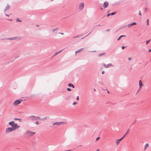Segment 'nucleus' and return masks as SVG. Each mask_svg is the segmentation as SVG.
I'll return each instance as SVG.
<instances>
[{
    "label": "nucleus",
    "instance_id": "nucleus-1",
    "mask_svg": "<svg viewBox=\"0 0 151 151\" xmlns=\"http://www.w3.org/2000/svg\"><path fill=\"white\" fill-rule=\"evenodd\" d=\"M9 124L12 126V128L14 131L16 129L19 128V126H18L17 123H15L14 121H12L9 123Z\"/></svg>",
    "mask_w": 151,
    "mask_h": 151
},
{
    "label": "nucleus",
    "instance_id": "nucleus-2",
    "mask_svg": "<svg viewBox=\"0 0 151 151\" xmlns=\"http://www.w3.org/2000/svg\"><path fill=\"white\" fill-rule=\"evenodd\" d=\"M22 100H18L15 101L13 104L14 106H17L18 104H19L22 102Z\"/></svg>",
    "mask_w": 151,
    "mask_h": 151
},
{
    "label": "nucleus",
    "instance_id": "nucleus-3",
    "mask_svg": "<svg viewBox=\"0 0 151 151\" xmlns=\"http://www.w3.org/2000/svg\"><path fill=\"white\" fill-rule=\"evenodd\" d=\"M66 123H67L66 122H58L53 123V125H57L58 126H59L61 124H66Z\"/></svg>",
    "mask_w": 151,
    "mask_h": 151
},
{
    "label": "nucleus",
    "instance_id": "nucleus-4",
    "mask_svg": "<svg viewBox=\"0 0 151 151\" xmlns=\"http://www.w3.org/2000/svg\"><path fill=\"white\" fill-rule=\"evenodd\" d=\"M26 133L28 135L32 136L34 135L35 134V132L28 130L27 131Z\"/></svg>",
    "mask_w": 151,
    "mask_h": 151
},
{
    "label": "nucleus",
    "instance_id": "nucleus-5",
    "mask_svg": "<svg viewBox=\"0 0 151 151\" xmlns=\"http://www.w3.org/2000/svg\"><path fill=\"white\" fill-rule=\"evenodd\" d=\"M30 119L32 120H35L39 119H40V117H35L34 116H31L30 117Z\"/></svg>",
    "mask_w": 151,
    "mask_h": 151
},
{
    "label": "nucleus",
    "instance_id": "nucleus-6",
    "mask_svg": "<svg viewBox=\"0 0 151 151\" xmlns=\"http://www.w3.org/2000/svg\"><path fill=\"white\" fill-rule=\"evenodd\" d=\"M14 131L12 127H8L6 129L5 131L6 133H9Z\"/></svg>",
    "mask_w": 151,
    "mask_h": 151
},
{
    "label": "nucleus",
    "instance_id": "nucleus-7",
    "mask_svg": "<svg viewBox=\"0 0 151 151\" xmlns=\"http://www.w3.org/2000/svg\"><path fill=\"white\" fill-rule=\"evenodd\" d=\"M84 6V4L83 2L81 3L78 9L80 10H82Z\"/></svg>",
    "mask_w": 151,
    "mask_h": 151
},
{
    "label": "nucleus",
    "instance_id": "nucleus-8",
    "mask_svg": "<svg viewBox=\"0 0 151 151\" xmlns=\"http://www.w3.org/2000/svg\"><path fill=\"white\" fill-rule=\"evenodd\" d=\"M124 136L122 138L117 139L116 140V144L117 145H118L119 143L122 140V139L124 137Z\"/></svg>",
    "mask_w": 151,
    "mask_h": 151
},
{
    "label": "nucleus",
    "instance_id": "nucleus-9",
    "mask_svg": "<svg viewBox=\"0 0 151 151\" xmlns=\"http://www.w3.org/2000/svg\"><path fill=\"white\" fill-rule=\"evenodd\" d=\"M108 5L109 3L107 1H105L104 3L103 6L104 8H106L108 6Z\"/></svg>",
    "mask_w": 151,
    "mask_h": 151
},
{
    "label": "nucleus",
    "instance_id": "nucleus-10",
    "mask_svg": "<svg viewBox=\"0 0 151 151\" xmlns=\"http://www.w3.org/2000/svg\"><path fill=\"white\" fill-rule=\"evenodd\" d=\"M103 65L105 68H108L112 66V65L111 63L107 64L106 65L105 64H104Z\"/></svg>",
    "mask_w": 151,
    "mask_h": 151
},
{
    "label": "nucleus",
    "instance_id": "nucleus-11",
    "mask_svg": "<svg viewBox=\"0 0 151 151\" xmlns=\"http://www.w3.org/2000/svg\"><path fill=\"white\" fill-rule=\"evenodd\" d=\"M83 48H81L79 50H77L76 52V54L77 53H79L80 52L82 51V50H83Z\"/></svg>",
    "mask_w": 151,
    "mask_h": 151
},
{
    "label": "nucleus",
    "instance_id": "nucleus-12",
    "mask_svg": "<svg viewBox=\"0 0 151 151\" xmlns=\"http://www.w3.org/2000/svg\"><path fill=\"white\" fill-rule=\"evenodd\" d=\"M139 88H141L143 85V84L141 80H140L139 82Z\"/></svg>",
    "mask_w": 151,
    "mask_h": 151
},
{
    "label": "nucleus",
    "instance_id": "nucleus-13",
    "mask_svg": "<svg viewBox=\"0 0 151 151\" xmlns=\"http://www.w3.org/2000/svg\"><path fill=\"white\" fill-rule=\"evenodd\" d=\"M149 144L148 143H147L145 144V147H144V150H145L146 149L149 147Z\"/></svg>",
    "mask_w": 151,
    "mask_h": 151
},
{
    "label": "nucleus",
    "instance_id": "nucleus-14",
    "mask_svg": "<svg viewBox=\"0 0 151 151\" xmlns=\"http://www.w3.org/2000/svg\"><path fill=\"white\" fill-rule=\"evenodd\" d=\"M68 85L69 87H72L73 88H74V86L72 84L69 83L68 84Z\"/></svg>",
    "mask_w": 151,
    "mask_h": 151
},
{
    "label": "nucleus",
    "instance_id": "nucleus-15",
    "mask_svg": "<svg viewBox=\"0 0 151 151\" xmlns=\"http://www.w3.org/2000/svg\"><path fill=\"white\" fill-rule=\"evenodd\" d=\"M20 37H16L13 38V39H16V40H20Z\"/></svg>",
    "mask_w": 151,
    "mask_h": 151
},
{
    "label": "nucleus",
    "instance_id": "nucleus-16",
    "mask_svg": "<svg viewBox=\"0 0 151 151\" xmlns=\"http://www.w3.org/2000/svg\"><path fill=\"white\" fill-rule=\"evenodd\" d=\"M132 26V23L129 24L127 25V27L129 28L131 27Z\"/></svg>",
    "mask_w": 151,
    "mask_h": 151
},
{
    "label": "nucleus",
    "instance_id": "nucleus-17",
    "mask_svg": "<svg viewBox=\"0 0 151 151\" xmlns=\"http://www.w3.org/2000/svg\"><path fill=\"white\" fill-rule=\"evenodd\" d=\"M150 41V40L148 41H146V44L147 45L148 44V43Z\"/></svg>",
    "mask_w": 151,
    "mask_h": 151
},
{
    "label": "nucleus",
    "instance_id": "nucleus-18",
    "mask_svg": "<svg viewBox=\"0 0 151 151\" xmlns=\"http://www.w3.org/2000/svg\"><path fill=\"white\" fill-rule=\"evenodd\" d=\"M59 53V52H55V53L54 54V56H56V55L57 54H58V53Z\"/></svg>",
    "mask_w": 151,
    "mask_h": 151
},
{
    "label": "nucleus",
    "instance_id": "nucleus-19",
    "mask_svg": "<svg viewBox=\"0 0 151 151\" xmlns=\"http://www.w3.org/2000/svg\"><path fill=\"white\" fill-rule=\"evenodd\" d=\"M132 25H136L137 24V23L136 22H134L132 23Z\"/></svg>",
    "mask_w": 151,
    "mask_h": 151
},
{
    "label": "nucleus",
    "instance_id": "nucleus-20",
    "mask_svg": "<svg viewBox=\"0 0 151 151\" xmlns=\"http://www.w3.org/2000/svg\"><path fill=\"white\" fill-rule=\"evenodd\" d=\"M57 29V28L55 29H52V32H53L54 31H55V30H56Z\"/></svg>",
    "mask_w": 151,
    "mask_h": 151
},
{
    "label": "nucleus",
    "instance_id": "nucleus-21",
    "mask_svg": "<svg viewBox=\"0 0 151 151\" xmlns=\"http://www.w3.org/2000/svg\"><path fill=\"white\" fill-rule=\"evenodd\" d=\"M104 55H105V54L104 53L101 54L99 55V56H104Z\"/></svg>",
    "mask_w": 151,
    "mask_h": 151
},
{
    "label": "nucleus",
    "instance_id": "nucleus-22",
    "mask_svg": "<svg viewBox=\"0 0 151 151\" xmlns=\"http://www.w3.org/2000/svg\"><path fill=\"white\" fill-rule=\"evenodd\" d=\"M67 90L68 91H71V89L70 88H67Z\"/></svg>",
    "mask_w": 151,
    "mask_h": 151
},
{
    "label": "nucleus",
    "instance_id": "nucleus-23",
    "mask_svg": "<svg viewBox=\"0 0 151 151\" xmlns=\"http://www.w3.org/2000/svg\"><path fill=\"white\" fill-rule=\"evenodd\" d=\"M115 13H110V14L111 15H112L115 14Z\"/></svg>",
    "mask_w": 151,
    "mask_h": 151
},
{
    "label": "nucleus",
    "instance_id": "nucleus-24",
    "mask_svg": "<svg viewBox=\"0 0 151 151\" xmlns=\"http://www.w3.org/2000/svg\"><path fill=\"white\" fill-rule=\"evenodd\" d=\"M122 37V36H120L119 37V38L117 39V40H119Z\"/></svg>",
    "mask_w": 151,
    "mask_h": 151
},
{
    "label": "nucleus",
    "instance_id": "nucleus-25",
    "mask_svg": "<svg viewBox=\"0 0 151 151\" xmlns=\"http://www.w3.org/2000/svg\"><path fill=\"white\" fill-rule=\"evenodd\" d=\"M147 25H149V20H148V19H147Z\"/></svg>",
    "mask_w": 151,
    "mask_h": 151
},
{
    "label": "nucleus",
    "instance_id": "nucleus-26",
    "mask_svg": "<svg viewBox=\"0 0 151 151\" xmlns=\"http://www.w3.org/2000/svg\"><path fill=\"white\" fill-rule=\"evenodd\" d=\"M100 138L99 137H97L96 139V140L98 141L100 139Z\"/></svg>",
    "mask_w": 151,
    "mask_h": 151
},
{
    "label": "nucleus",
    "instance_id": "nucleus-27",
    "mask_svg": "<svg viewBox=\"0 0 151 151\" xmlns=\"http://www.w3.org/2000/svg\"><path fill=\"white\" fill-rule=\"evenodd\" d=\"M76 104L77 103L76 102H74L73 103V105H76Z\"/></svg>",
    "mask_w": 151,
    "mask_h": 151
},
{
    "label": "nucleus",
    "instance_id": "nucleus-28",
    "mask_svg": "<svg viewBox=\"0 0 151 151\" xmlns=\"http://www.w3.org/2000/svg\"><path fill=\"white\" fill-rule=\"evenodd\" d=\"M125 48V47L124 46H122V49H124Z\"/></svg>",
    "mask_w": 151,
    "mask_h": 151
},
{
    "label": "nucleus",
    "instance_id": "nucleus-29",
    "mask_svg": "<svg viewBox=\"0 0 151 151\" xmlns=\"http://www.w3.org/2000/svg\"><path fill=\"white\" fill-rule=\"evenodd\" d=\"M139 14L140 15H141V11H139Z\"/></svg>",
    "mask_w": 151,
    "mask_h": 151
},
{
    "label": "nucleus",
    "instance_id": "nucleus-30",
    "mask_svg": "<svg viewBox=\"0 0 151 151\" xmlns=\"http://www.w3.org/2000/svg\"><path fill=\"white\" fill-rule=\"evenodd\" d=\"M76 99H77V100L78 101V100H79V97H78V96H77V97Z\"/></svg>",
    "mask_w": 151,
    "mask_h": 151
},
{
    "label": "nucleus",
    "instance_id": "nucleus-31",
    "mask_svg": "<svg viewBox=\"0 0 151 151\" xmlns=\"http://www.w3.org/2000/svg\"><path fill=\"white\" fill-rule=\"evenodd\" d=\"M132 58H128V59L129 60H131Z\"/></svg>",
    "mask_w": 151,
    "mask_h": 151
},
{
    "label": "nucleus",
    "instance_id": "nucleus-32",
    "mask_svg": "<svg viewBox=\"0 0 151 151\" xmlns=\"http://www.w3.org/2000/svg\"><path fill=\"white\" fill-rule=\"evenodd\" d=\"M36 124H39L38 122V121H37L36 123Z\"/></svg>",
    "mask_w": 151,
    "mask_h": 151
},
{
    "label": "nucleus",
    "instance_id": "nucleus-33",
    "mask_svg": "<svg viewBox=\"0 0 151 151\" xmlns=\"http://www.w3.org/2000/svg\"><path fill=\"white\" fill-rule=\"evenodd\" d=\"M78 37V36H76L74 37V38H76Z\"/></svg>",
    "mask_w": 151,
    "mask_h": 151
},
{
    "label": "nucleus",
    "instance_id": "nucleus-34",
    "mask_svg": "<svg viewBox=\"0 0 151 151\" xmlns=\"http://www.w3.org/2000/svg\"><path fill=\"white\" fill-rule=\"evenodd\" d=\"M129 130V129H128L127 132H126V134L124 135V136H125V135L127 133V132H128V131Z\"/></svg>",
    "mask_w": 151,
    "mask_h": 151
},
{
    "label": "nucleus",
    "instance_id": "nucleus-35",
    "mask_svg": "<svg viewBox=\"0 0 151 151\" xmlns=\"http://www.w3.org/2000/svg\"><path fill=\"white\" fill-rule=\"evenodd\" d=\"M17 21L20 22V20L19 19H17Z\"/></svg>",
    "mask_w": 151,
    "mask_h": 151
},
{
    "label": "nucleus",
    "instance_id": "nucleus-36",
    "mask_svg": "<svg viewBox=\"0 0 151 151\" xmlns=\"http://www.w3.org/2000/svg\"><path fill=\"white\" fill-rule=\"evenodd\" d=\"M104 71H103L102 72V74H104Z\"/></svg>",
    "mask_w": 151,
    "mask_h": 151
},
{
    "label": "nucleus",
    "instance_id": "nucleus-37",
    "mask_svg": "<svg viewBox=\"0 0 151 151\" xmlns=\"http://www.w3.org/2000/svg\"><path fill=\"white\" fill-rule=\"evenodd\" d=\"M110 15V14H107V16L108 17Z\"/></svg>",
    "mask_w": 151,
    "mask_h": 151
},
{
    "label": "nucleus",
    "instance_id": "nucleus-38",
    "mask_svg": "<svg viewBox=\"0 0 151 151\" xmlns=\"http://www.w3.org/2000/svg\"><path fill=\"white\" fill-rule=\"evenodd\" d=\"M121 36H122V37H125L126 36L125 35H121Z\"/></svg>",
    "mask_w": 151,
    "mask_h": 151
},
{
    "label": "nucleus",
    "instance_id": "nucleus-39",
    "mask_svg": "<svg viewBox=\"0 0 151 151\" xmlns=\"http://www.w3.org/2000/svg\"><path fill=\"white\" fill-rule=\"evenodd\" d=\"M148 51H149V52H150L151 51V49H150V50H149Z\"/></svg>",
    "mask_w": 151,
    "mask_h": 151
},
{
    "label": "nucleus",
    "instance_id": "nucleus-40",
    "mask_svg": "<svg viewBox=\"0 0 151 151\" xmlns=\"http://www.w3.org/2000/svg\"><path fill=\"white\" fill-rule=\"evenodd\" d=\"M5 15H6V16H9V15H8V14H5Z\"/></svg>",
    "mask_w": 151,
    "mask_h": 151
},
{
    "label": "nucleus",
    "instance_id": "nucleus-41",
    "mask_svg": "<svg viewBox=\"0 0 151 151\" xmlns=\"http://www.w3.org/2000/svg\"><path fill=\"white\" fill-rule=\"evenodd\" d=\"M36 26H37V27H39V25H36Z\"/></svg>",
    "mask_w": 151,
    "mask_h": 151
},
{
    "label": "nucleus",
    "instance_id": "nucleus-42",
    "mask_svg": "<svg viewBox=\"0 0 151 151\" xmlns=\"http://www.w3.org/2000/svg\"><path fill=\"white\" fill-rule=\"evenodd\" d=\"M62 35H63V33H60Z\"/></svg>",
    "mask_w": 151,
    "mask_h": 151
},
{
    "label": "nucleus",
    "instance_id": "nucleus-43",
    "mask_svg": "<svg viewBox=\"0 0 151 151\" xmlns=\"http://www.w3.org/2000/svg\"><path fill=\"white\" fill-rule=\"evenodd\" d=\"M53 0H50V1H53Z\"/></svg>",
    "mask_w": 151,
    "mask_h": 151
},
{
    "label": "nucleus",
    "instance_id": "nucleus-44",
    "mask_svg": "<svg viewBox=\"0 0 151 151\" xmlns=\"http://www.w3.org/2000/svg\"><path fill=\"white\" fill-rule=\"evenodd\" d=\"M108 92V93H109V91H108V92Z\"/></svg>",
    "mask_w": 151,
    "mask_h": 151
},
{
    "label": "nucleus",
    "instance_id": "nucleus-45",
    "mask_svg": "<svg viewBox=\"0 0 151 151\" xmlns=\"http://www.w3.org/2000/svg\"><path fill=\"white\" fill-rule=\"evenodd\" d=\"M102 68H101V69H102Z\"/></svg>",
    "mask_w": 151,
    "mask_h": 151
},
{
    "label": "nucleus",
    "instance_id": "nucleus-46",
    "mask_svg": "<svg viewBox=\"0 0 151 151\" xmlns=\"http://www.w3.org/2000/svg\"><path fill=\"white\" fill-rule=\"evenodd\" d=\"M109 30V29H107V31H108Z\"/></svg>",
    "mask_w": 151,
    "mask_h": 151
},
{
    "label": "nucleus",
    "instance_id": "nucleus-47",
    "mask_svg": "<svg viewBox=\"0 0 151 151\" xmlns=\"http://www.w3.org/2000/svg\"><path fill=\"white\" fill-rule=\"evenodd\" d=\"M94 91H95V89H94Z\"/></svg>",
    "mask_w": 151,
    "mask_h": 151
},
{
    "label": "nucleus",
    "instance_id": "nucleus-48",
    "mask_svg": "<svg viewBox=\"0 0 151 151\" xmlns=\"http://www.w3.org/2000/svg\"><path fill=\"white\" fill-rule=\"evenodd\" d=\"M99 150H97V151H98Z\"/></svg>",
    "mask_w": 151,
    "mask_h": 151
}]
</instances>
